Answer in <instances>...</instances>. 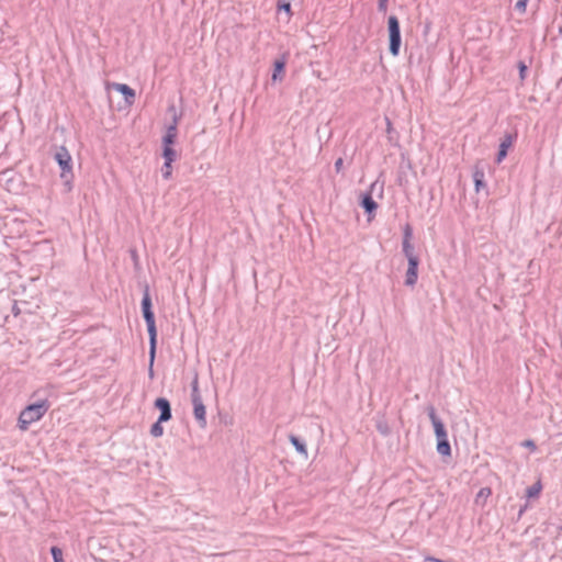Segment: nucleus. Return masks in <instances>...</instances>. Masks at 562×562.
Segmentation results:
<instances>
[{
    "label": "nucleus",
    "instance_id": "obj_1",
    "mask_svg": "<svg viewBox=\"0 0 562 562\" xmlns=\"http://www.w3.org/2000/svg\"><path fill=\"white\" fill-rule=\"evenodd\" d=\"M142 314L147 326L149 336V345H151V356L157 350V327L155 321V313L153 311V302L149 293V286H144L143 297L140 302Z\"/></svg>",
    "mask_w": 562,
    "mask_h": 562
},
{
    "label": "nucleus",
    "instance_id": "obj_2",
    "mask_svg": "<svg viewBox=\"0 0 562 562\" xmlns=\"http://www.w3.org/2000/svg\"><path fill=\"white\" fill-rule=\"evenodd\" d=\"M54 159L61 170L60 179L63 181L64 191L68 193L72 190L74 181L71 155L65 146H59L54 154Z\"/></svg>",
    "mask_w": 562,
    "mask_h": 562
},
{
    "label": "nucleus",
    "instance_id": "obj_3",
    "mask_svg": "<svg viewBox=\"0 0 562 562\" xmlns=\"http://www.w3.org/2000/svg\"><path fill=\"white\" fill-rule=\"evenodd\" d=\"M49 408L47 400H42L36 403L27 405L21 413L18 419V426L21 430H26L29 426L40 420Z\"/></svg>",
    "mask_w": 562,
    "mask_h": 562
},
{
    "label": "nucleus",
    "instance_id": "obj_4",
    "mask_svg": "<svg viewBox=\"0 0 562 562\" xmlns=\"http://www.w3.org/2000/svg\"><path fill=\"white\" fill-rule=\"evenodd\" d=\"M378 190V196H383L384 191V182H380L375 180L369 187V190L360 194L359 205L364 210L368 215V220L370 221L375 216V212L378 209V203L373 200V193Z\"/></svg>",
    "mask_w": 562,
    "mask_h": 562
},
{
    "label": "nucleus",
    "instance_id": "obj_5",
    "mask_svg": "<svg viewBox=\"0 0 562 562\" xmlns=\"http://www.w3.org/2000/svg\"><path fill=\"white\" fill-rule=\"evenodd\" d=\"M191 401L193 404V415L196 419L199 426L201 428L206 427V409L203 404L202 396L199 390V378L198 374L194 375L193 381L191 382Z\"/></svg>",
    "mask_w": 562,
    "mask_h": 562
},
{
    "label": "nucleus",
    "instance_id": "obj_6",
    "mask_svg": "<svg viewBox=\"0 0 562 562\" xmlns=\"http://www.w3.org/2000/svg\"><path fill=\"white\" fill-rule=\"evenodd\" d=\"M387 32H389V52L392 56L396 57L400 55L402 36L401 26L397 16L390 15L387 19Z\"/></svg>",
    "mask_w": 562,
    "mask_h": 562
},
{
    "label": "nucleus",
    "instance_id": "obj_7",
    "mask_svg": "<svg viewBox=\"0 0 562 562\" xmlns=\"http://www.w3.org/2000/svg\"><path fill=\"white\" fill-rule=\"evenodd\" d=\"M428 417L434 426V431L436 435V438L447 437V430L445 427L443 422L438 417L436 413V408L432 405H429L427 408Z\"/></svg>",
    "mask_w": 562,
    "mask_h": 562
},
{
    "label": "nucleus",
    "instance_id": "obj_8",
    "mask_svg": "<svg viewBox=\"0 0 562 562\" xmlns=\"http://www.w3.org/2000/svg\"><path fill=\"white\" fill-rule=\"evenodd\" d=\"M517 138V134L505 133L501 139L498 151L496 154L495 161L501 164L507 156L508 149L513 146L514 140Z\"/></svg>",
    "mask_w": 562,
    "mask_h": 562
},
{
    "label": "nucleus",
    "instance_id": "obj_9",
    "mask_svg": "<svg viewBox=\"0 0 562 562\" xmlns=\"http://www.w3.org/2000/svg\"><path fill=\"white\" fill-rule=\"evenodd\" d=\"M413 238V227L411 224H405L403 227V240H402V251L403 255L407 258L409 256H416L414 251V246L412 245L411 240Z\"/></svg>",
    "mask_w": 562,
    "mask_h": 562
},
{
    "label": "nucleus",
    "instance_id": "obj_10",
    "mask_svg": "<svg viewBox=\"0 0 562 562\" xmlns=\"http://www.w3.org/2000/svg\"><path fill=\"white\" fill-rule=\"evenodd\" d=\"M154 407L160 412L158 419L160 422H168L172 418L171 404L166 397H157L154 402Z\"/></svg>",
    "mask_w": 562,
    "mask_h": 562
},
{
    "label": "nucleus",
    "instance_id": "obj_11",
    "mask_svg": "<svg viewBox=\"0 0 562 562\" xmlns=\"http://www.w3.org/2000/svg\"><path fill=\"white\" fill-rule=\"evenodd\" d=\"M112 86L116 91H119L124 97V100L126 101L127 104L134 103L135 95H136L134 89H132L130 86H127L125 83H116L115 82Z\"/></svg>",
    "mask_w": 562,
    "mask_h": 562
},
{
    "label": "nucleus",
    "instance_id": "obj_12",
    "mask_svg": "<svg viewBox=\"0 0 562 562\" xmlns=\"http://www.w3.org/2000/svg\"><path fill=\"white\" fill-rule=\"evenodd\" d=\"M285 65H286L285 55H283L281 58L274 60L273 71H272V76H271V80L273 82H276L278 80H282V75L284 74Z\"/></svg>",
    "mask_w": 562,
    "mask_h": 562
},
{
    "label": "nucleus",
    "instance_id": "obj_13",
    "mask_svg": "<svg viewBox=\"0 0 562 562\" xmlns=\"http://www.w3.org/2000/svg\"><path fill=\"white\" fill-rule=\"evenodd\" d=\"M484 178H485L484 170L476 166L473 171V181H474V187H475L476 192H479L481 189L486 187Z\"/></svg>",
    "mask_w": 562,
    "mask_h": 562
},
{
    "label": "nucleus",
    "instance_id": "obj_14",
    "mask_svg": "<svg viewBox=\"0 0 562 562\" xmlns=\"http://www.w3.org/2000/svg\"><path fill=\"white\" fill-rule=\"evenodd\" d=\"M437 452L442 457L451 456V447L447 437L437 438Z\"/></svg>",
    "mask_w": 562,
    "mask_h": 562
},
{
    "label": "nucleus",
    "instance_id": "obj_15",
    "mask_svg": "<svg viewBox=\"0 0 562 562\" xmlns=\"http://www.w3.org/2000/svg\"><path fill=\"white\" fill-rule=\"evenodd\" d=\"M289 440L300 454L307 458V448H306L305 442L301 438H299L297 436H295L293 434H290Z\"/></svg>",
    "mask_w": 562,
    "mask_h": 562
},
{
    "label": "nucleus",
    "instance_id": "obj_16",
    "mask_svg": "<svg viewBox=\"0 0 562 562\" xmlns=\"http://www.w3.org/2000/svg\"><path fill=\"white\" fill-rule=\"evenodd\" d=\"M170 112H172V123L167 127L166 134H170L177 137L178 135V123L180 120V115L177 114L175 105H170L168 109Z\"/></svg>",
    "mask_w": 562,
    "mask_h": 562
},
{
    "label": "nucleus",
    "instance_id": "obj_17",
    "mask_svg": "<svg viewBox=\"0 0 562 562\" xmlns=\"http://www.w3.org/2000/svg\"><path fill=\"white\" fill-rule=\"evenodd\" d=\"M385 123H386V136H387V140L390 142V144L392 145H396L398 143V133L397 131L393 127L392 125V122L391 120L385 116Z\"/></svg>",
    "mask_w": 562,
    "mask_h": 562
},
{
    "label": "nucleus",
    "instance_id": "obj_18",
    "mask_svg": "<svg viewBox=\"0 0 562 562\" xmlns=\"http://www.w3.org/2000/svg\"><path fill=\"white\" fill-rule=\"evenodd\" d=\"M418 280V269L407 268L404 284L414 286Z\"/></svg>",
    "mask_w": 562,
    "mask_h": 562
},
{
    "label": "nucleus",
    "instance_id": "obj_19",
    "mask_svg": "<svg viewBox=\"0 0 562 562\" xmlns=\"http://www.w3.org/2000/svg\"><path fill=\"white\" fill-rule=\"evenodd\" d=\"M161 155L164 160L168 162H173L178 158V154L172 146H162Z\"/></svg>",
    "mask_w": 562,
    "mask_h": 562
},
{
    "label": "nucleus",
    "instance_id": "obj_20",
    "mask_svg": "<svg viewBox=\"0 0 562 562\" xmlns=\"http://www.w3.org/2000/svg\"><path fill=\"white\" fill-rule=\"evenodd\" d=\"M541 490H542L541 482L538 481V482L533 483L531 486L527 487V490H526V497L528 499L538 497L540 492H541Z\"/></svg>",
    "mask_w": 562,
    "mask_h": 562
},
{
    "label": "nucleus",
    "instance_id": "obj_21",
    "mask_svg": "<svg viewBox=\"0 0 562 562\" xmlns=\"http://www.w3.org/2000/svg\"><path fill=\"white\" fill-rule=\"evenodd\" d=\"M376 430L384 437L391 434V428L385 419H380L376 422Z\"/></svg>",
    "mask_w": 562,
    "mask_h": 562
},
{
    "label": "nucleus",
    "instance_id": "obj_22",
    "mask_svg": "<svg viewBox=\"0 0 562 562\" xmlns=\"http://www.w3.org/2000/svg\"><path fill=\"white\" fill-rule=\"evenodd\" d=\"M164 422H160V419H157L156 423H154L150 427V435L155 438L161 437L164 435V427L161 426Z\"/></svg>",
    "mask_w": 562,
    "mask_h": 562
},
{
    "label": "nucleus",
    "instance_id": "obj_23",
    "mask_svg": "<svg viewBox=\"0 0 562 562\" xmlns=\"http://www.w3.org/2000/svg\"><path fill=\"white\" fill-rule=\"evenodd\" d=\"M50 554L53 557L54 562H64L63 550L59 547L53 546L50 548Z\"/></svg>",
    "mask_w": 562,
    "mask_h": 562
},
{
    "label": "nucleus",
    "instance_id": "obj_24",
    "mask_svg": "<svg viewBox=\"0 0 562 562\" xmlns=\"http://www.w3.org/2000/svg\"><path fill=\"white\" fill-rule=\"evenodd\" d=\"M278 11H284L289 15H291V3L286 0H278L277 3Z\"/></svg>",
    "mask_w": 562,
    "mask_h": 562
},
{
    "label": "nucleus",
    "instance_id": "obj_25",
    "mask_svg": "<svg viewBox=\"0 0 562 562\" xmlns=\"http://www.w3.org/2000/svg\"><path fill=\"white\" fill-rule=\"evenodd\" d=\"M172 162L165 161L164 166L161 168L162 178L168 180L171 177L172 173Z\"/></svg>",
    "mask_w": 562,
    "mask_h": 562
},
{
    "label": "nucleus",
    "instance_id": "obj_26",
    "mask_svg": "<svg viewBox=\"0 0 562 562\" xmlns=\"http://www.w3.org/2000/svg\"><path fill=\"white\" fill-rule=\"evenodd\" d=\"M492 494V491L490 487H482L479 493L476 494L475 502L479 503L481 498L486 499Z\"/></svg>",
    "mask_w": 562,
    "mask_h": 562
},
{
    "label": "nucleus",
    "instance_id": "obj_27",
    "mask_svg": "<svg viewBox=\"0 0 562 562\" xmlns=\"http://www.w3.org/2000/svg\"><path fill=\"white\" fill-rule=\"evenodd\" d=\"M148 356H149L148 374H149V378H153L154 376V362H155V358H156V351L154 352V356H151V345H149Z\"/></svg>",
    "mask_w": 562,
    "mask_h": 562
},
{
    "label": "nucleus",
    "instance_id": "obj_28",
    "mask_svg": "<svg viewBox=\"0 0 562 562\" xmlns=\"http://www.w3.org/2000/svg\"><path fill=\"white\" fill-rule=\"evenodd\" d=\"M177 137L170 134H165L162 137V146H173Z\"/></svg>",
    "mask_w": 562,
    "mask_h": 562
},
{
    "label": "nucleus",
    "instance_id": "obj_29",
    "mask_svg": "<svg viewBox=\"0 0 562 562\" xmlns=\"http://www.w3.org/2000/svg\"><path fill=\"white\" fill-rule=\"evenodd\" d=\"M518 70H519L520 80H525L527 71H528V67L524 61L518 63Z\"/></svg>",
    "mask_w": 562,
    "mask_h": 562
},
{
    "label": "nucleus",
    "instance_id": "obj_30",
    "mask_svg": "<svg viewBox=\"0 0 562 562\" xmlns=\"http://www.w3.org/2000/svg\"><path fill=\"white\" fill-rule=\"evenodd\" d=\"M407 262H408L407 268L418 269L419 258H418V256H409V258H407Z\"/></svg>",
    "mask_w": 562,
    "mask_h": 562
},
{
    "label": "nucleus",
    "instance_id": "obj_31",
    "mask_svg": "<svg viewBox=\"0 0 562 562\" xmlns=\"http://www.w3.org/2000/svg\"><path fill=\"white\" fill-rule=\"evenodd\" d=\"M527 2H528V0H518L515 4V9L520 13H525L526 8H527Z\"/></svg>",
    "mask_w": 562,
    "mask_h": 562
},
{
    "label": "nucleus",
    "instance_id": "obj_32",
    "mask_svg": "<svg viewBox=\"0 0 562 562\" xmlns=\"http://www.w3.org/2000/svg\"><path fill=\"white\" fill-rule=\"evenodd\" d=\"M389 0H378V11L380 13H386Z\"/></svg>",
    "mask_w": 562,
    "mask_h": 562
},
{
    "label": "nucleus",
    "instance_id": "obj_33",
    "mask_svg": "<svg viewBox=\"0 0 562 562\" xmlns=\"http://www.w3.org/2000/svg\"><path fill=\"white\" fill-rule=\"evenodd\" d=\"M522 446L526 448H529L530 450L535 451L537 449V446L533 440L527 439L522 442Z\"/></svg>",
    "mask_w": 562,
    "mask_h": 562
},
{
    "label": "nucleus",
    "instance_id": "obj_34",
    "mask_svg": "<svg viewBox=\"0 0 562 562\" xmlns=\"http://www.w3.org/2000/svg\"><path fill=\"white\" fill-rule=\"evenodd\" d=\"M342 166H344V160L342 158H338L336 161H335V170L336 172H340L341 169H342Z\"/></svg>",
    "mask_w": 562,
    "mask_h": 562
},
{
    "label": "nucleus",
    "instance_id": "obj_35",
    "mask_svg": "<svg viewBox=\"0 0 562 562\" xmlns=\"http://www.w3.org/2000/svg\"><path fill=\"white\" fill-rule=\"evenodd\" d=\"M527 508H528V504L527 503L524 506L520 507V509L518 512V518H520L522 516V514L526 512Z\"/></svg>",
    "mask_w": 562,
    "mask_h": 562
},
{
    "label": "nucleus",
    "instance_id": "obj_36",
    "mask_svg": "<svg viewBox=\"0 0 562 562\" xmlns=\"http://www.w3.org/2000/svg\"><path fill=\"white\" fill-rule=\"evenodd\" d=\"M12 312L15 316L19 314V310L15 307V305L13 306Z\"/></svg>",
    "mask_w": 562,
    "mask_h": 562
},
{
    "label": "nucleus",
    "instance_id": "obj_37",
    "mask_svg": "<svg viewBox=\"0 0 562 562\" xmlns=\"http://www.w3.org/2000/svg\"><path fill=\"white\" fill-rule=\"evenodd\" d=\"M132 258L136 259L137 256H136V251L135 250H132Z\"/></svg>",
    "mask_w": 562,
    "mask_h": 562
},
{
    "label": "nucleus",
    "instance_id": "obj_38",
    "mask_svg": "<svg viewBox=\"0 0 562 562\" xmlns=\"http://www.w3.org/2000/svg\"><path fill=\"white\" fill-rule=\"evenodd\" d=\"M430 560H431V561H435V562H442V561H440V560H438V559H430Z\"/></svg>",
    "mask_w": 562,
    "mask_h": 562
},
{
    "label": "nucleus",
    "instance_id": "obj_39",
    "mask_svg": "<svg viewBox=\"0 0 562 562\" xmlns=\"http://www.w3.org/2000/svg\"><path fill=\"white\" fill-rule=\"evenodd\" d=\"M559 530L562 531V526L559 527Z\"/></svg>",
    "mask_w": 562,
    "mask_h": 562
}]
</instances>
